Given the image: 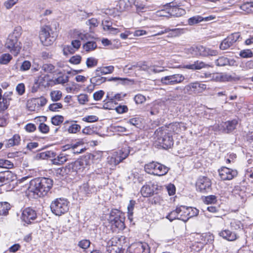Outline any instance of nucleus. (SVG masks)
Instances as JSON below:
<instances>
[{
    "label": "nucleus",
    "mask_w": 253,
    "mask_h": 253,
    "mask_svg": "<svg viewBox=\"0 0 253 253\" xmlns=\"http://www.w3.org/2000/svg\"><path fill=\"white\" fill-rule=\"evenodd\" d=\"M53 185L51 179L45 177H39L31 180L27 189L29 196L36 198L46 195Z\"/></svg>",
    "instance_id": "1"
},
{
    "label": "nucleus",
    "mask_w": 253,
    "mask_h": 253,
    "mask_svg": "<svg viewBox=\"0 0 253 253\" xmlns=\"http://www.w3.org/2000/svg\"><path fill=\"white\" fill-rule=\"evenodd\" d=\"M21 27H16L12 33L9 35L5 43V48L14 56L18 55L21 48V43L18 42L21 34Z\"/></svg>",
    "instance_id": "2"
},
{
    "label": "nucleus",
    "mask_w": 253,
    "mask_h": 253,
    "mask_svg": "<svg viewBox=\"0 0 253 253\" xmlns=\"http://www.w3.org/2000/svg\"><path fill=\"white\" fill-rule=\"evenodd\" d=\"M154 135L156 145L164 149L169 148L173 144L171 133L162 126L155 131Z\"/></svg>",
    "instance_id": "3"
},
{
    "label": "nucleus",
    "mask_w": 253,
    "mask_h": 253,
    "mask_svg": "<svg viewBox=\"0 0 253 253\" xmlns=\"http://www.w3.org/2000/svg\"><path fill=\"white\" fill-rule=\"evenodd\" d=\"M144 169L147 173L159 176L166 175L169 169L166 166L155 162L146 164Z\"/></svg>",
    "instance_id": "4"
},
{
    "label": "nucleus",
    "mask_w": 253,
    "mask_h": 253,
    "mask_svg": "<svg viewBox=\"0 0 253 253\" xmlns=\"http://www.w3.org/2000/svg\"><path fill=\"white\" fill-rule=\"evenodd\" d=\"M51 211L56 215L60 216L69 210L68 202L63 198H57L50 204Z\"/></svg>",
    "instance_id": "5"
},
{
    "label": "nucleus",
    "mask_w": 253,
    "mask_h": 253,
    "mask_svg": "<svg viewBox=\"0 0 253 253\" xmlns=\"http://www.w3.org/2000/svg\"><path fill=\"white\" fill-rule=\"evenodd\" d=\"M129 150L127 148H123L111 157L108 158V163L111 165L116 166L125 159L129 155Z\"/></svg>",
    "instance_id": "6"
},
{
    "label": "nucleus",
    "mask_w": 253,
    "mask_h": 253,
    "mask_svg": "<svg viewBox=\"0 0 253 253\" xmlns=\"http://www.w3.org/2000/svg\"><path fill=\"white\" fill-rule=\"evenodd\" d=\"M185 80V77L180 74H175L162 77L161 82L167 85H174L180 84Z\"/></svg>",
    "instance_id": "7"
},
{
    "label": "nucleus",
    "mask_w": 253,
    "mask_h": 253,
    "mask_svg": "<svg viewBox=\"0 0 253 253\" xmlns=\"http://www.w3.org/2000/svg\"><path fill=\"white\" fill-rule=\"evenodd\" d=\"M50 31L51 28L48 26H43L41 28L39 38L41 42L43 45H50L55 40L54 37L51 36L50 35Z\"/></svg>",
    "instance_id": "8"
},
{
    "label": "nucleus",
    "mask_w": 253,
    "mask_h": 253,
    "mask_svg": "<svg viewBox=\"0 0 253 253\" xmlns=\"http://www.w3.org/2000/svg\"><path fill=\"white\" fill-rule=\"evenodd\" d=\"M206 85L195 82L189 84L185 86L184 91L185 93L188 94H198L203 92L206 89Z\"/></svg>",
    "instance_id": "9"
},
{
    "label": "nucleus",
    "mask_w": 253,
    "mask_h": 253,
    "mask_svg": "<svg viewBox=\"0 0 253 253\" xmlns=\"http://www.w3.org/2000/svg\"><path fill=\"white\" fill-rule=\"evenodd\" d=\"M197 191L203 193H207L211 189V182L210 178L206 176L200 177L196 184Z\"/></svg>",
    "instance_id": "10"
},
{
    "label": "nucleus",
    "mask_w": 253,
    "mask_h": 253,
    "mask_svg": "<svg viewBox=\"0 0 253 253\" xmlns=\"http://www.w3.org/2000/svg\"><path fill=\"white\" fill-rule=\"evenodd\" d=\"M241 39L240 33H234L228 36L221 42L219 47L221 50H226L232 46L234 43Z\"/></svg>",
    "instance_id": "11"
},
{
    "label": "nucleus",
    "mask_w": 253,
    "mask_h": 253,
    "mask_svg": "<svg viewBox=\"0 0 253 253\" xmlns=\"http://www.w3.org/2000/svg\"><path fill=\"white\" fill-rule=\"evenodd\" d=\"M37 217V214L35 210L31 208L24 209L22 212L20 218L25 224H30Z\"/></svg>",
    "instance_id": "12"
},
{
    "label": "nucleus",
    "mask_w": 253,
    "mask_h": 253,
    "mask_svg": "<svg viewBox=\"0 0 253 253\" xmlns=\"http://www.w3.org/2000/svg\"><path fill=\"white\" fill-rule=\"evenodd\" d=\"M219 175L223 180H230L236 177L238 172L227 167H222L218 170Z\"/></svg>",
    "instance_id": "13"
},
{
    "label": "nucleus",
    "mask_w": 253,
    "mask_h": 253,
    "mask_svg": "<svg viewBox=\"0 0 253 253\" xmlns=\"http://www.w3.org/2000/svg\"><path fill=\"white\" fill-rule=\"evenodd\" d=\"M16 176L10 171L0 172V186L13 181Z\"/></svg>",
    "instance_id": "14"
},
{
    "label": "nucleus",
    "mask_w": 253,
    "mask_h": 253,
    "mask_svg": "<svg viewBox=\"0 0 253 253\" xmlns=\"http://www.w3.org/2000/svg\"><path fill=\"white\" fill-rule=\"evenodd\" d=\"M169 11L171 16L180 17L184 15L186 13L184 9L179 7L178 5H175L174 2L169 3Z\"/></svg>",
    "instance_id": "15"
},
{
    "label": "nucleus",
    "mask_w": 253,
    "mask_h": 253,
    "mask_svg": "<svg viewBox=\"0 0 253 253\" xmlns=\"http://www.w3.org/2000/svg\"><path fill=\"white\" fill-rule=\"evenodd\" d=\"M163 127L166 128L169 133H171V134L172 132L177 134L182 130H184L185 129L183 123L177 122L169 124L168 126H166Z\"/></svg>",
    "instance_id": "16"
},
{
    "label": "nucleus",
    "mask_w": 253,
    "mask_h": 253,
    "mask_svg": "<svg viewBox=\"0 0 253 253\" xmlns=\"http://www.w3.org/2000/svg\"><path fill=\"white\" fill-rule=\"evenodd\" d=\"M130 250H133L132 253H150V249L146 244L137 243L131 246Z\"/></svg>",
    "instance_id": "17"
},
{
    "label": "nucleus",
    "mask_w": 253,
    "mask_h": 253,
    "mask_svg": "<svg viewBox=\"0 0 253 253\" xmlns=\"http://www.w3.org/2000/svg\"><path fill=\"white\" fill-rule=\"evenodd\" d=\"M12 91H6L3 94L1 98L2 101L0 100V110L4 111L7 109L10 101L12 100Z\"/></svg>",
    "instance_id": "18"
},
{
    "label": "nucleus",
    "mask_w": 253,
    "mask_h": 253,
    "mask_svg": "<svg viewBox=\"0 0 253 253\" xmlns=\"http://www.w3.org/2000/svg\"><path fill=\"white\" fill-rule=\"evenodd\" d=\"M198 54L202 56H216L218 51L202 45L198 46Z\"/></svg>",
    "instance_id": "19"
},
{
    "label": "nucleus",
    "mask_w": 253,
    "mask_h": 253,
    "mask_svg": "<svg viewBox=\"0 0 253 253\" xmlns=\"http://www.w3.org/2000/svg\"><path fill=\"white\" fill-rule=\"evenodd\" d=\"M235 63L236 61L234 59H229L225 56H220L215 60L217 66H234Z\"/></svg>",
    "instance_id": "20"
},
{
    "label": "nucleus",
    "mask_w": 253,
    "mask_h": 253,
    "mask_svg": "<svg viewBox=\"0 0 253 253\" xmlns=\"http://www.w3.org/2000/svg\"><path fill=\"white\" fill-rule=\"evenodd\" d=\"M126 238L124 236H117L112 238L108 242V245H114L123 248V246L126 243Z\"/></svg>",
    "instance_id": "21"
},
{
    "label": "nucleus",
    "mask_w": 253,
    "mask_h": 253,
    "mask_svg": "<svg viewBox=\"0 0 253 253\" xmlns=\"http://www.w3.org/2000/svg\"><path fill=\"white\" fill-rule=\"evenodd\" d=\"M237 123L238 122L236 120L223 123L221 125L223 132L224 133L230 132L235 128Z\"/></svg>",
    "instance_id": "22"
},
{
    "label": "nucleus",
    "mask_w": 253,
    "mask_h": 253,
    "mask_svg": "<svg viewBox=\"0 0 253 253\" xmlns=\"http://www.w3.org/2000/svg\"><path fill=\"white\" fill-rule=\"evenodd\" d=\"M210 66L203 61L197 60L194 63L184 66V68L193 70H200L202 68L209 67Z\"/></svg>",
    "instance_id": "23"
},
{
    "label": "nucleus",
    "mask_w": 253,
    "mask_h": 253,
    "mask_svg": "<svg viewBox=\"0 0 253 253\" xmlns=\"http://www.w3.org/2000/svg\"><path fill=\"white\" fill-rule=\"evenodd\" d=\"M84 162L83 160H78L74 162L71 163L68 165V169H71L73 171L78 172V171L83 170L84 167Z\"/></svg>",
    "instance_id": "24"
},
{
    "label": "nucleus",
    "mask_w": 253,
    "mask_h": 253,
    "mask_svg": "<svg viewBox=\"0 0 253 253\" xmlns=\"http://www.w3.org/2000/svg\"><path fill=\"white\" fill-rule=\"evenodd\" d=\"M219 234L220 236L229 241H234L237 238L236 234L229 230L221 231Z\"/></svg>",
    "instance_id": "25"
},
{
    "label": "nucleus",
    "mask_w": 253,
    "mask_h": 253,
    "mask_svg": "<svg viewBox=\"0 0 253 253\" xmlns=\"http://www.w3.org/2000/svg\"><path fill=\"white\" fill-rule=\"evenodd\" d=\"M109 222L112 226H115L119 230H123L125 228V223L120 216H116L115 218L111 219Z\"/></svg>",
    "instance_id": "26"
},
{
    "label": "nucleus",
    "mask_w": 253,
    "mask_h": 253,
    "mask_svg": "<svg viewBox=\"0 0 253 253\" xmlns=\"http://www.w3.org/2000/svg\"><path fill=\"white\" fill-rule=\"evenodd\" d=\"M56 156V153L52 151H47L43 152L38 153L36 158L37 159H48L53 158Z\"/></svg>",
    "instance_id": "27"
},
{
    "label": "nucleus",
    "mask_w": 253,
    "mask_h": 253,
    "mask_svg": "<svg viewBox=\"0 0 253 253\" xmlns=\"http://www.w3.org/2000/svg\"><path fill=\"white\" fill-rule=\"evenodd\" d=\"M67 154H60L56 158L55 157L52 158V164L55 165H60L63 164L68 160Z\"/></svg>",
    "instance_id": "28"
},
{
    "label": "nucleus",
    "mask_w": 253,
    "mask_h": 253,
    "mask_svg": "<svg viewBox=\"0 0 253 253\" xmlns=\"http://www.w3.org/2000/svg\"><path fill=\"white\" fill-rule=\"evenodd\" d=\"M94 191V188L90 186L88 183L82 184L79 189V192L82 194L88 195Z\"/></svg>",
    "instance_id": "29"
},
{
    "label": "nucleus",
    "mask_w": 253,
    "mask_h": 253,
    "mask_svg": "<svg viewBox=\"0 0 253 253\" xmlns=\"http://www.w3.org/2000/svg\"><path fill=\"white\" fill-rule=\"evenodd\" d=\"M10 205L7 202L0 203V216H6L10 209Z\"/></svg>",
    "instance_id": "30"
},
{
    "label": "nucleus",
    "mask_w": 253,
    "mask_h": 253,
    "mask_svg": "<svg viewBox=\"0 0 253 253\" xmlns=\"http://www.w3.org/2000/svg\"><path fill=\"white\" fill-rule=\"evenodd\" d=\"M141 193L144 197H148L153 195L154 190L150 185H145L141 188Z\"/></svg>",
    "instance_id": "31"
},
{
    "label": "nucleus",
    "mask_w": 253,
    "mask_h": 253,
    "mask_svg": "<svg viewBox=\"0 0 253 253\" xmlns=\"http://www.w3.org/2000/svg\"><path fill=\"white\" fill-rule=\"evenodd\" d=\"M47 103V100L43 97L38 98H33L30 100V104L37 105V108L44 106Z\"/></svg>",
    "instance_id": "32"
},
{
    "label": "nucleus",
    "mask_w": 253,
    "mask_h": 253,
    "mask_svg": "<svg viewBox=\"0 0 253 253\" xmlns=\"http://www.w3.org/2000/svg\"><path fill=\"white\" fill-rule=\"evenodd\" d=\"M181 31L182 30L180 29H170L169 28H166L164 31H161L157 34H156L154 36L161 35L171 31L172 32V36L176 37L181 34Z\"/></svg>",
    "instance_id": "33"
},
{
    "label": "nucleus",
    "mask_w": 253,
    "mask_h": 253,
    "mask_svg": "<svg viewBox=\"0 0 253 253\" xmlns=\"http://www.w3.org/2000/svg\"><path fill=\"white\" fill-rule=\"evenodd\" d=\"M240 8L244 14L253 13V2L245 3L240 6Z\"/></svg>",
    "instance_id": "34"
},
{
    "label": "nucleus",
    "mask_w": 253,
    "mask_h": 253,
    "mask_svg": "<svg viewBox=\"0 0 253 253\" xmlns=\"http://www.w3.org/2000/svg\"><path fill=\"white\" fill-rule=\"evenodd\" d=\"M20 142V137L18 134H14L13 137L8 139V142L6 144L7 147H12L15 145H17Z\"/></svg>",
    "instance_id": "35"
},
{
    "label": "nucleus",
    "mask_w": 253,
    "mask_h": 253,
    "mask_svg": "<svg viewBox=\"0 0 253 253\" xmlns=\"http://www.w3.org/2000/svg\"><path fill=\"white\" fill-rule=\"evenodd\" d=\"M181 210L178 207H177L175 210L169 213L166 217L170 221L176 218L179 219V214L181 213Z\"/></svg>",
    "instance_id": "36"
},
{
    "label": "nucleus",
    "mask_w": 253,
    "mask_h": 253,
    "mask_svg": "<svg viewBox=\"0 0 253 253\" xmlns=\"http://www.w3.org/2000/svg\"><path fill=\"white\" fill-rule=\"evenodd\" d=\"M179 209L181 210V213L179 214V219H181L184 221H187L189 219L188 217V207L181 206L178 207Z\"/></svg>",
    "instance_id": "37"
},
{
    "label": "nucleus",
    "mask_w": 253,
    "mask_h": 253,
    "mask_svg": "<svg viewBox=\"0 0 253 253\" xmlns=\"http://www.w3.org/2000/svg\"><path fill=\"white\" fill-rule=\"evenodd\" d=\"M127 123L134 126L136 128H140L142 125V119L140 117L132 118L128 120Z\"/></svg>",
    "instance_id": "38"
},
{
    "label": "nucleus",
    "mask_w": 253,
    "mask_h": 253,
    "mask_svg": "<svg viewBox=\"0 0 253 253\" xmlns=\"http://www.w3.org/2000/svg\"><path fill=\"white\" fill-rule=\"evenodd\" d=\"M83 48L87 52L92 51L96 48L97 44L93 41L86 42L83 45Z\"/></svg>",
    "instance_id": "39"
},
{
    "label": "nucleus",
    "mask_w": 253,
    "mask_h": 253,
    "mask_svg": "<svg viewBox=\"0 0 253 253\" xmlns=\"http://www.w3.org/2000/svg\"><path fill=\"white\" fill-rule=\"evenodd\" d=\"M62 96V92L60 90H53L50 93V96L51 100L54 102H56L60 100Z\"/></svg>",
    "instance_id": "40"
},
{
    "label": "nucleus",
    "mask_w": 253,
    "mask_h": 253,
    "mask_svg": "<svg viewBox=\"0 0 253 253\" xmlns=\"http://www.w3.org/2000/svg\"><path fill=\"white\" fill-rule=\"evenodd\" d=\"M107 251L110 253H121L123 252V248L107 244Z\"/></svg>",
    "instance_id": "41"
},
{
    "label": "nucleus",
    "mask_w": 253,
    "mask_h": 253,
    "mask_svg": "<svg viewBox=\"0 0 253 253\" xmlns=\"http://www.w3.org/2000/svg\"><path fill=\"white\" fill-rule=\"evenodd\" d=\"M203 17L199 15H196L189 18L188 20V23L189 25H193L203 21Z\"/></svg>",
    "instance_id": "42"
},
{
    "label": "nucleus",
    "mask_w": 253,
    "mask_h": 253,
    "mask_svg": "<svg viewBox=\"0 0 253 253\" xmlns=\"http://www.w3.org/2000/svg\"><path fill=\"white\" fill-rule=\"evenodd\" d=\"M98 60L94 57H90L86 59V65L88 68H93L97 66Z\"/></svg>",
    "instance_id": "43"
},
{
    "label": "nucleus",
    "mask_w": 253,
    "mask_h": 253,
    "mask_svg": "<svg viewBox=\"0 0 253 253\" xmlns=\"http://www.w3.org/2000/svg\"><path fill=\"white\" fill-rule=\"evenodd\" d=\"M42 69L45 72L52 73L54 72L55 67L50 63H45L42 65Z\"/></svg>",
    "instance_id": "44"
},
{
    "label": "nucleus",
    "mask_w": 253,
    "mask_h": 253,
    "mask_svg": "<svg viewBox=\"0 0 253 253\" xmlns=\"http://www.w3.org/2000/svg\"><path fill=\"white\" fill-rule=\"evenodd\" d=\"M134 0H120L119 2L121 10H124L126 7L134 3Z\"/></svg>",
    "instance_id": "45"
},
{
    "label": "nucleus",
    "mask_w": 253,
    "mask_h": 253,
    "mask_svg": "<svg viewBox=\"0 0 253 253\" xmlns=\"http://www.w3.org/2000/svg\"><path fill=\"white\" fill-rule=\"evenodd\" d=\"M99 68L100 69L101 73L103 75L111 74L113 72L114 70V67L113 66L100 67H99Z\"/></svg>",
    "instance_id": "46"
},
{
    "label": "nucleus",
    "mask_w": 253,
    "mask_h": 253,
    "mask_svg": "<svg viewBox=\"0 0 253 253\" xmlns=\"http://www.w3.org/2000/svg\"><path fill=\"white\" fill-rule=\"evenodd\" d=\"M64 117L61 115H56L51 118V123L55 126H58L62 123Z\"/></svg>",
    "instance_id": "47"
},
{
    "label": "nucleus",
    "mask_w": 253,
    "mask_h": 253,
    "mask_svg": "<svg viewBox=\"0 0 253 253\" xmlns=\"http://www.w3.org/2000/svg\"><path fill=\"white\" fill-rule=\"evenodd\" d=\"M156 14L159 17H169L170 16V11H169V5L165 9H161L156 12Z\"/></svg>",
    "instance_id": "48"
},
{
    "label": "nucleus",
    "mask_w": 253,
    "mask_h": 253,
    "mask_svg": "<svg viewBox=\"0 0 253 253\" xmlns=\"http://www.w3.org/2000/svg\"><path fill=\"white\" fill-rule=\"evenodd\" d=\"M13 167V164L8 160L0 159V167L10 169Z\"/></svg>",
    "instance_id": "49"
},
{
    "label": "nucleus",
    "mask_w": 253,
    "mask_h": 253,
    "mask_svg": "<svg viewBox=\"0 0 253 253\" xmlns=\"http://www.w3.org/2000/svg\"><path fill=\"white\" fill-rule=\"evenodd\" d=\"M12 56L9 54H4L0 58V63L7 64L11 60Z\"/></svg>",
    "instance_id": "50"
},
{
    "label": "nucleus",
    "mask_w": 253,
    "mask_h": 253,
    "mask_svg": "<svg viewBox=\"0 0 253 253\" xmlns=\"http://www.w3.org/2000/svg\"><path fill=\"white\" fill-rule=\"evenodd\" d=\"M106 80V78L103 77L99 78L92 77L90 79V82L96 85H99L103 83H105Z\"/></svg>",
    "instance_id": "51"
},
{
    "label": "nucleus",
    "mask_w": 253,
    "mask_h": 253,
    "mask_svg": "<svg viewBox=\"0 0 253 253\" xmlns=\"http://www.w3.org/2000/svg\"><path fill=\"white\" fill-rule=\"evenodd\" d=\"M69 81V77L66 75L59 76L54 80L55 84H64L67 83Z\"/></svg>",
    "instance_id": "52"
},
{
    "label": "nucleus",
    "mask_w": 253,
    "mask_h": 253,
    "mask_svg": "<svg viewBox=\"0 0 253 253\" xmlns=\"http://www.w3.org/2000/svg\"><path fill=\"white\" fill-rule=\"evenodd\" d=\"M63 107V105L60 103H54L51 104L48 106V109L50 111L53 112H57L59 109H61Z\"/></svg>",
    "instance_id": "53"
},
{
    "label": "nucleus",
    "mask_w": 253,
    "mask_h": 253,
    "mask_svg": "<svg viewBox=\"0 0 253 253\" xmlns=\"http://www.w3.org/2000/svg\"><path fill=\"white\" fill-rule=\"evenodd\" d=\"M81 128L79 125L73 124L69 127L68 131L69 133H75L80 131Z\"/></svg>",
    "instance_id": "54"
},
{
    "label": "nucleus",
    "mask_w": 253,
    "mask_h": 253,
    "mask_svg": "<svg viewBox=\"0 0 253 253\" xmlns=\"http://www.w3.org/2000/svg\"><path fill=\"white\" fill-rule=\"evenodd\" d=\"M90 245V242L89 240L86 239H84L79 242L78 246L83 249H87Z\"/></svg>",
    "instance_id": "55"
},
{
    "label": "nucleus",
    "mask_w": 253,
    "mask_h": 253,
    "mask_svg": "<svg viewBox=\"0 0 253 253\" xmlns=\"http://www.w3.org/2000/svg\"><path fill=\"white\" fill-rule=\"evenodd\" d=\"M188 211H189L188 213V217L189 218L197 216L199 213V210L195 208L188 207Z\"/></svg>",
    "instance_id": "56"
},
{
    "label": "nucleus",
    "mask_w": 253,
    "mask_h": 253,
    "mask_svg": "<svg viewBox=\"0 0 253 253\" xmlns=\"http://www.w3.org/2000/svg\"><path fill=\"white\" fill-rule=\"evenodd\" d=\"M76 49L71 45L65 46L63 49V52L64 55H68V54H73Z\"/></svg>",
    "instance_id": "57"
},
{
    "label": "nucleus",
    "mask_w": 253,
    "mask_h": 253,
    "mask_svg": "<svg viewBox=\"0 0 253 253\" xmlns=\"http://www.w3.org/2000/svg\"><path fill=\"white\" fill-rule=\"evenodd\" d=\"M216 197L214 195H210L205 197L204 202L207 204H214L216 202Z\"/></svg>",
    "instance_id": "58"
},
{
    "label": "nucleus",
    "mask_w": 253,
    "mask_h": 253,
    "mask_svg": "<svg viewBox=\"0 0 253 253\" xmlns=\"http://www.w3.org/2000/svg\"><path fill=\"white\" fill-rule=\"evenodd\" d=\"M240 55L243 58H250L253 57V53L250 49H245L240 51Z\"/></svg>",
    "instance_id": "59"
},
{
    "label": "nucleus",
    "mask_w": 253,
    "mask_h": 253,
    "mask_svg": "<svg viewBox=\"0 0 253 253\" xmlns=\"http://www.w3.org/2000/svg\"><path fill=\"white\" fill-rule=\"evenodd\" d=\"M134 100L136 104H142L145 101L146 98L142 94H138L134 96Z\"/></svg>",
    "instance_id": "60"
},
{
    "label": "nucleus",
    "mask_w": 253,
    "mask_h": 253,
    "mask_svg": "<svg viewBox=\"0 0 253 253\" xmlns=\"http://www.w3.org/2000/svg\"><path fill=\"white\" fill-rule=\"evenodd\" d=\"M78 100L80 104H84L88 102V96L87 94H81L78 96Z\"/></svg>",
    "instance_id": "61"
},
{
    "label": "nucleus",
    "mask_w": 253,
    "mask_h": 253,
    "mask_svg": "<svg viewBox=\"0 0 253 253\" xmlns=\"http://www.w3.org/2000/svg\"><path fill=\"white\" fill-rule=\"evenodd\" d=\"M77 144H74L71 146L70 153L74 154H79L84 152L83 148H79Z\"/></svg>",
    "instance_id": "62"
},
{
    "label": "nucleus",
    "mask_w": 253,
    "mask_h": 253,
    "mask_svg": "<svg viewBox=\"0 0 253 253\" xmlns=\"http://www.w3.org/2000/svg\"><path fill=\"white\" fill-rule=\"evenodd\" d=\"M31 66V63L30 61L25 60L24 61L21 65L20 70L22 71H27L30 69Z\"/></svg>",
    "instance_id": "63"
},
{
    "label": "nucleus",
    "mask_w": 253,
    "mask_h": 253,
    "mask_svg": "<svg viewBox=\"0 0 253 253\" xmlns=\"http://www.w3.org/2000/svg\"><path fill=\"white\" fill-rule=\"evenodd\" d=\"M104 92L102 90H99L94 92L93 94V97L96 101L100 100L104 95Z\"/></svg>",
    "instance_id": "64"
}]
</instances>
